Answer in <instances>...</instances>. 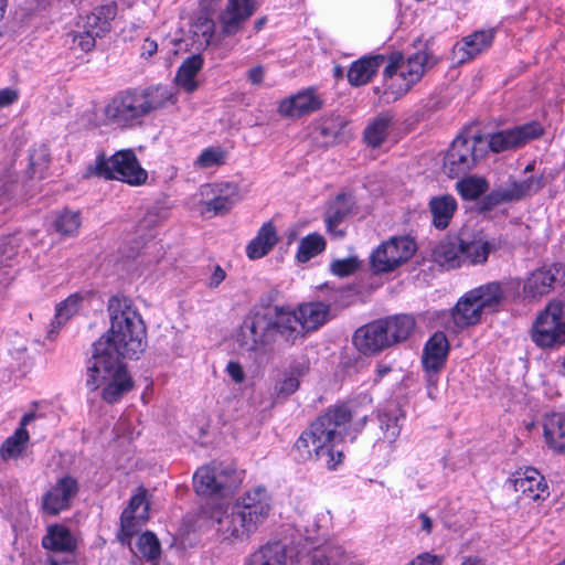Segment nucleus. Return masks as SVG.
Segmentation results:
<instances>
[{"mask_svg":"<svg viewBox=\"0 0 565 565\" xmlns=\"http://www.w3.org/2000/svg\"><path fill=\"white\" fill-rule=\"evenodd\" d=\"M382 319L360 327L353 335L356 349L364 355L376 354L391 347Z\"/></svg>","mask_w":565,"mask_h":565,"instance_id":"obj_17","label":"nucleus"},{"mask_svg":"<svg viewBox=\"0 0 565 565\" xmlns=\"http://www.w3.org/2000/svg\"><path fill=\"white\" fill-rule=\"evenodd\" d=\"M542 134L543 128L540 122L532 121L491 135L489 139V147L493 152H502L520 147L532 139L540 137Z\"/></svg>","mask_w":565,"mask_h":565,"instance_id":"obj_16","label":"nucleus"},{"mask_svg":"<svg viewBox=\"0 0 565 565\" xmlns=\"http://www.w3.org/2000/svg\"><path fill=\"white\" fill-rule=\"evenodd\" d=\"M417 244L411 236H393L382 242L370 256L375 274H388L406 264L416 253Z\"/></svg>","mask_w":565,"mask_h":565,"instance_id":"obj_9","label":"nucleus"},{"mask_svg":"<svg viewBox=\"0 0 565 565\" xmlns=\"http://www.w3.org/2000/svg\"><path fill=\"white\" fill-rule=\"evenodd\" d=\"M564 303L551 300L535 319L532 330V341L542 349H555L565 344V320H563Z\"/></svg>","mask_w":565,"mask_h":565,"instance_id":"obj_8","label":"nucleus"},{"mask_svg":"<svg viewBox=\"0 0 565 565\" xmlns=\"http://www.w3.org/2000/svg\"><path fill=\"white\" fill-rule=\"evenodd\" d=\"M420 522H422V529L426 534H430L433 530V521L426 514L423 513L419 515Z\"/></svg>","mask_w":565,"mask_h":565,"instance_id":"obj_64","label":"nucleus"},{"mask_svg":"<svg viewBox=\"0 0 565 565\" xmlns=\"http://www.w3.org/2000/svg\"><path fill=\"white\" fill-rule=\"evenodd\" d=\"M225 278V270L220 265H215L213 267L212 275L209 278L207 286L210 288H216L224 281Z\"/></svg>","mask_w":565,"mask_h":565,"instance_id":"obj_57","label":"nucleus"},{"mask_svg":"<svg viewBox=\"0 0 565 565\" xmlns=\"http://www.w3.org/2000/svg\"><path fill=\"white\" fill-rule=\"evenodd\" d=\"M358 268L355 258L337 259L331 264V270L334 275L345 277L354 273Z\"/></svg>","mask_w":565,"mask_h":565,"instance_id":"obj_51","label":"nucleus"},{"mask_svg":"<svg viewBox=\"0 0 565 565\" xmlns=\"http://www.w3.org/2000/svg\"><path fill=\"white\" fill-rule=\"evenodd\" d=\"M86 385L96 391L104 385L102 398L108 404L117 403L134 388V380L126 365L114 354H94L87 366Z\"/></svg>","mask_w":565,"mask_h":565,"instance_id":"obj_4","label":"nucleus"},{"mask_svg":"<svg viewBox=\"0 0 565 565\" xmlns=\"http://www.w3.org/2000/svg\"><path fill=\"white\" fill-rule=\"evenodd\" d=\"M399 416L397 413H382L379 415L380 429L383 434V440H376V444L392 445L401 433Z\"/></svg>","mask_w":565,"mask_h":565,"instance_id":"obj_46","label":"nucleus"},{"mask_svg":"<svg viewBox=\"0 0 565 565\" xmlns=\"http://www.w3.org/2000/svg\"><path fill=\"white\" fill-rule=\"evenodd\" d=\"M482 312L483 311L477 300L472 299L468 291L456 303L452 311V318L458 327L465 328L477 324L481 319Z\"/></svg>","mask_w":565,"mask_h":565,"instance_id":"obj_36","label":"nucleus"},{"mask_svg":"<svg viewBox=\"0 0 565 565\" xmlns=\"http://www.w3.org/2000/svg\"><path fill=\"white\" fill-rule=\"evenodd\" d=\"M481 136H458L448 148L443 163L444 172L451 179L467 174L478 162L477 145Z\"/></svg>","mask_w":565,"mask_h":565,"instance_id":"obj_12","label":"nucleus"},{"mask_svg":"<svg viewBox=\"0 0 565 565\" xmlns=\"http://www.w3.org/2000/svg\"><path fill=\"white\" fill-rule=\"evenodd\" d=\"M503 295L502 286L497 281L488 282L469 291V296L477 300L483 312L494 311L501 303Z\"/></svg>","mask_w":565,"mask_h":565,"instance_id":"obj_37","label":"nucleus"},{"mask_svg":"<svg viewBox=\"0 0 565 565\" xmlns=\"http://www.w3.org/2000/svg\"><path fill=\"white\" fill-rule=\"evenodd\" d=\"M252 497H244L243 502L235 507V511L227 513L216 510L213 518L217 522L216 532L222 541L237 542L246 540L267 514V507L258 503H249Z\"/></svg>","mask_w":565,"mask_h":565,"instance_id":"obj_7","label":"nucleus"},{"mask_svg":"<svg viewBox=\"0 0 565 565\" xmlns=\"http://www.w3.org/2000/svg\"><path fill=\"white\" fill-rule=\"evenodd\" d=\"M222 163H224V152L213 148L205 149L196 159L200 168H211Z\"/></svg>","mask_w":565,"mask_h":565,"instance_id":"obj_49","label":"nucleus"},{"mask_svg":"<svg viewBox=\"0 0 565 565\" xmlns=\"http://www.w3.org/2000/svg\"><path fill=\"white\" fill-rule=\"evenodd\" d=\"M81 225L82 218L79 212L67 209L58 212L53 223L54 230L62 236H73L77 234Z\"/></svg>","mask_w":565,"mask_h":565,"instance_id":"obj_44","label":"nucleus"},{"mask_svg":"<svg viewBox=\"0 0 565 565\" xmlns=\"http://www.w3.org/2000/svg\"><path fill=\"white\" fill-rule=\"evenodd\" d=\"M508 483L510 484L509 490L523 494L533 492L539 494L548 488L544 476L533 467L516 470L508 479Z\"/></svg>","mask_w":565,"mask_h":565,"instance_id":"obj_24","label":"nucleus"},{"mask_svg":"<svg viewBox=\"0 0 565 565\" xmlns=\"http://www.w3.org/2000/svg\"><path fill=\"white\" fill-rule=\"evenodd\" d=\"M544 438L550 448L565 452V416L561 413L548 415L543 425Z\"/></svg>","mask_w":565,"mask_h":565,"instance_id":"obj_34","label":"nucleus"},{"mask_svg":"<svg viewBox=\"0 0 565 565\" xmlns=\"http://www.w3.org/2000/svg\"><path fill=\"white\" fill-rule=\"evenodd\" d=\"M462 238L448 236L441 239L433 249V259L446 269H455L462 266Z\"/></svg>","mask_w":565,"mask_h":565,"instance_id":"obj_25","label":"nucleus"},{"mask_svg":"<svg viewBox=\"0 0 565 565\" xmlns=\"http://www.w3.org/2000/svg\"><path fill=\"white\" fill-rule=\"evenodd\" d=\"M54 490L55 494H75L78 491L77 481L70 476H65L56 482Z\"/></svg>","mask_w":565,"mask_h":565,"instance_id":"obj_52","label":"nucleus"},{"mask_svg":"<svg viewBox=\"0 0 565 565\" xmlns=\"http://www.w3.org/2000/svg\"><path fill=\"white\" fill-rule=\"evenodd\" d=\"M228 375L235 383H241L245 379V373L242 365L237 362H230L226 366Z\"/></svg>","mask_w":565,"mask_h":565,"instance_id":"obj_59","label":"nucleus"},{"mask_svg":"<svg viewBox=\"0 0 565 565\" xmlns=\"http://www.w3.org/2000/svg\"><path fill=\"white\" fill-rule=\"evenodd\" d=\"M450 343L441 331L435 332L425 343L422 365L429 379L437 375L446 365Z\"/></svg>","mask_w":565,"mask_h":565,"instance_id":"obj_18","label":"nucleus"},{"mask_svg":"<svg viewBox=\"0 0 565 565\" xmlns=\"http://www.w3.org/2000/svg\"><path fill=\"white\" fill-rule=\"evenodd\" d=\"M116 14L117 7L115 3L99 6L86 15L84 29L95 35L103 36L110 31L111 21Z\"/></svg>","mask_w":565,"mask_h":565,"instance_id":"obj_31","label":"nucleus"},{"mask_svg":"<svg viewBox=\"0 0 565 565\" xmlns=\"http://www.w3.org/2000/svg\"><path fill=\"white\" fill-rule=\"evenodd\" d=\"M96 38L99 36L93 34L88 30H85L83 33L74 35L73 41L81 47L82 51L89 52L95 47Z\"/></svg>","mask_w":565,"mask_h":565,"instance_id":"obj_53","label":"nucleus"},{"mask_svg":"<svg viewBox=\"0 0 565 565\" xmlns=\"http://www.w3.org/2000/svg\"><path fill=\"white\" fill-rule=\"evenodd\" d=\"M300 322L296 311L277 309L275 318L271 317L275 340L279 335L286 344L294 345L297 340L302 339L307 333L305 328L300 326Z\"/></svg>","mask_w":565,"mask_h":565,"instance_id":"obj_21","label":"nucleus"},{"mask_svg":"<svg viewBox=\"0 0 565 565\" xmlns=\"http://www.w3.org/2000/svg\"><path fill=\"white\" fill-rule=\"evenodd\" d=\"M392 124V116L381 114L375 117L364 129L363 139L369 147L377 148L386 139Z\"/></svg>","mask_w":565,"mask_h":565,"instance_id":"obj_40","label":"nucleus"},{"mask_svg":"<svg viewBox=\"0 0 565 565\" xmlns=\"http://www.w3.org/2000/svg\"><path fill=\"white\" fill-rule=\"evenodd\" d=\"M347 128L348 121L343 117L331 115L321 120L317 131L324 139L326 145H333L350 138L351 135Z\"/></svg>","mask_w":565,"mask_h":565,"instance_id":"obj_35","label":"nucleus"},{"mask_svg":"<svg viewBox=\"0 0 565 565\" xmlns=\"http://www.w3.org/2000/svg\"><path fill=\"white\" fill-rule=\"evenodd\" d=\"M203 67V57L200 54H193L186 57L180 65L175 82L185 92L192 93L198 88L195 77Z\"/></svg>","mask_w":565,"mask_h":565,"instance_id":"obj_38","label":"nucleus"},{"mask_svg":"<svg viewBox=\"0 0 565 565\" xmlns=\"http://www.w3.org/2000/svg\"><path fill=\"white\" fill-rule=\"evenodd\" d=\"M385 60L382 54L360 57L350 65L347 72L348 82L354 87L369 84Z\"/></svg>","mask_w":565,"mask_h":565,"instance_id":"obj_22","label":"nucleus"},{"mask_svg":"<svg viewBox=\"0 0 565 565\" xmlns=\"http://www.w3.org/2000/svg\"><path fill=\"white\" fill-rule=\"evenodd\" d=\"M326 239L319 233H311L301 238L296 258L300 263H307L326 249Z\"/></svg>","mask_w":565,"mask_h":565,"instance_id":"obj_42","label":"nucleus"},{"mask_svg":"<svg viewBox=\"0 0 565 565\" xmlns=\"http://www.w3.org/2000/svg\"><path fill=\"white\" fill-rule=\"evenodd\" d=\"M50 161V152L45 146H40L30 154L31 166H45Z\"/></svg>","mask_w":565,"mask_h":565,"instance_id":"obj_55","label":"nucleus"},{"mask_svg":"<svg viewBox=\"0 0 565 565\" xmlns=\"http://www.w3.org/2000/svg\"><path fill=\"white\" fill-rule=\"evenodd\" d=\"M557 274L558 268L556 265L534 270L524 282V295L529 298L536 299L550 294L556 281Z\"/></svg>","mask_w":565,"mask_h":565,"instance_id":"obj_23","label":"nucleus"},{"mask_svg":"<svg viewBox=\"0 0 565 565\" xmlns=\"http://www.w3.org/2000/svg\"><path fill=\"white\" fill-rule=\"evenodd\" d=\"M459 565H488L486 558L479 555H466Z\"/></svg>","mask_w":565,"mask_h":565,"instance_id":"obj_63","label":"nucleus"},{"mask_svg":"<svg viewBox=\"0 0 565 565\" xmlns=\"http://www.w3.org/2000/svg\"><path fill=\"white\" fill-rule=\"evenodd\" d=\"M42 545L50 551L73 553L77 547V541L67 527L51 525L42 539Z\"/></svg>","mask_w":565,"mask_h":565,"instance_id":"obj_30","label":"nucleus"},{"mask_svg":"<svg viewBox=\"0 0 565 565\" xmlns=\"http://www.w3.org/2000/svg\"><path fill=\"white\" fill-rule=\"evenodd\" d=\"M150 501L148 497H131L128 507L122 511L120 530L117 539L124 545H131V537L148 522Z\"/></svg>","mask_w":565,"mask_h":565,"instance_id":"obj_13","label":"nucleus"},{"mask_svg":"<svg viewBox=\"0 0 565 565\" xmlns=\"http://www.w3.org/2000/svg\"><path fill=\"white\" fill-rule=\"evenodd\" d=\"M84 300V297L78 294H72L70 295L65 300L61 301L56 306V312L53 323H57V326L64 324L66 321H68L74 315L77 313L79 310L82 302Z\"/></svg>","mask_w":565,"mask_h":565,"instance_id":"obj_47","label":"nucleus"},{"mask_svg":"<svg viewBox=\"0 0 565 565\" xmlns=\"http://www.w3.org/2000/svg\"><path fill=\"white\" fill-rule=\"evenodd\" d=\"M243 476L233 468L216 470L211 466H202L193 476L195 494H230L239 489Z\"/></svg>","mask_w":565,"mask_h":565,"instance_id":"obj_11","label":"nucleus"},{"mask_svg":"<svg viewBox=\"0 0 565 565\" xmlns=\"http://www.w3.org/2000/svg\"><path fill=\"white\" fill-rule=\"evenodd\" d=\"M322 106L323 102L317 90L310 87L282 99L278 105V113L282 117L299 118L320 110Z\"/></svg>","mask_w":565,"mask_h":565,"instance_id":"obj_19","label":"nucleus"},{"mask_svg":"<svg viewBox=\"0 0 565 565\" xmlns=\"http://www.w3.org/2000/svg\"><path fill=\"white\" fill-rule=\"evenodd\" d=\"M110 329L94 343V354L138 359L147 347L146 324L131 299L116 295L108 299Z\"/></svg>","mask_w":565,"mask_h":565,"instance_id":"obj_2","label":"nucleus"},{"mask_svg":"<svg viewBox=\"0 0 565 565\" xmlns=\"http://www.w3.org/2000/svg\"><path fill=\"white\" fill-rule=\"evenodd\" d=\"M265 70L262 65L250 68L247 73V78L253 85H260L264 81Z\"/></svg>","mask_w":565,"mask_h":565,"instance_id":"obj_60","label":"nucleus"},{"mask_svg":"<svg viewBox=\"0 0 565 565\" xmlns=\"http://www.w3.org/2000/svg\"><path fill=\"white\" fill-rule=\"evenodd\" d=\"M358 417L355 429L364 426L367 415L347 404L329 407L306 428L294 445L297 458L301 461L323 460L328 469H335L343 461L342 451H334L335 443L343 439L347 425Z\"/></svg>","mask_w":565,"mask_h":565,"instance_id":"obj_1","label":"nucleus"},{"mask_svg":"<svg viewBox=\"0 0 565 565\" xmlns=\"http://www.w3.org/2000/svg\"><path fill=\"white\" fill-rule=\"evenodd\" d=\"M131 551L142 558L153 562L160 557L161 545L153 532L146 531L138 536L136 541V548H131Z\"/></svg>","mask_w":565,"mask_h":565,"instance_id":"obj_41","label":"nucleus"},{"mask_svg":"<svg viewBox=\"0 0 565 565\" xmlns=\"http://www.w3.org/2000/svg\"><path fill=\"white\" fill-rule=\"evenodd\" d=\"M68 505V497H44L42 502L43 511L50 515L66 510Z\"/></svg>","mask_w":565,"mask_h":565,"instance_id":"obj_50","label":"nucleus"},{"mask_svg":"<svg viewBox=\"0 0 565 565\" xmlns=\"http://www.w3.org/2000/svg\"><path fill=\"white\" fill-rule=\"evenodd\" d=\"M94 177L107 181L117 180L131 186L143 185L148 181V172L141 167L132 149L118 150L110 157L99 152L83 173L85 179Z\"/></svg>","mask_w":565,"mask_h":565,"instance_id":"obj_6","label":"nucleus"},{"mask_svg":"<svg viewBox=\"0 0 565 565\" xmlns=\"http://www.w3.org/2000/svg\"><path fill=\"white\" fill-rule=\"evenodd\" d=\"M158 50V44L154 40L146 39L141 45V56L150 57Z\"/></svg>","mask_w":565,"mask_h":565,"instance_id":"obj_62","label":"nucleus"},{"mask_svg":"<svg viewBox=\"0 0 565 565\" xmlns=\"http://www.w3.org/2000/svg\"><path fill=\"white\" fill-rule=\"evenodd\" d=\"M226 193L220 190V194L204 202L203 213L209 216L222 215L227 213L234 204V194L236 189L230 184H225Z\"/></svg>","mask_w":565,"mask_h":565,"instance_id":"obj_43","label":"nucleus"},{"mask_svg":"<svg viewBox=\"0 0 565 565\" xmlns=\"http://www.w3.org/2000/svg\"><path fill=\"white\" fill-rule=\"evenodd\" d=\"M13 182L4 181L0 184V205L11 200Z\"/></svg>","mask_w":565,"mask_h":565,"instance_id":"obj_61","label":"nucleus"},{"mask_svg":"<svg viewBox=\"0 0 565 565\" xmlns=\"http://www.w3.org/2000/svg\"><path fill=\"white\" fill-rule=\"evenodd\" d=\"M352 205V200L345 194H339L329 205L324 221L327 230L330 234L340 237L344 235V232L338 230V226L347 216L351 214Z\"/></svg>","mask_w":565,"mask_h":565,"instance_id":"obj_32","label":"nucleus"},{"mask_svg":"<svg viewBox=\"0 0 565 565\" xmlns=\"http://www.w3.org/2000/svg\"><path fill=\"white\" fill-rule=\"evenodd\" d=\"M278 243V234L273 222H266L258 230L257 235L247 244L246 255L249 259H259L266 256Z\"/></svg>","mask_w":565,"mask_h":565,"instance_id":"obj_26","label":"nucleus"},{"mask_svg":"<svg viewBox=\"0 0 565 565\" xmlns=\"http://www.w3.org/2000/svg\"><path fill=\"white\" fill-rule=\"evenodd\" d=\"M285 558L280 546H267L255 552L246 565H285Z\"/></svg>","mask_w":565,"mask_h":565,"instance_id":"obj_48","label":"nucleus"},{"mask_svg":"<svg viewBox=\"0 0 565 565\" xmlns=\"http://www.w3.org/2000/svg\"><path fill=\"white\" fill-rule=\"evenodd\" d=\"M492 249L493 246L488 241H482L480 238L467 241L462 238V265L484 264L488 260L489 254Z\"/></svg>","mask_w":565,"mask_h":565,"instance_id":"obj_39","label":"nucleus"},{"mask_svg":"<svg viewBox=\"0 0 565 565\" xmlns=\"http://www.w3.org/2000/svg\"><path fill=\"white\" fill-rule=\"evenodd\" d=\"M489 188L486 179L480 177H467L456 183V189L465 200H477Z\"/></svg>","mask_w":565,"mask_h":565,"instance_id":"obj_45","label":"nucleus"},{"mask_svg":"<svg viewBox=\"0 0 565 565\" xmlns=\"http://www.w3.org/2000/svg\"><path fill=\"white\" fill-rule=\"evenodd\" d=\"M238 347L247 352H264L275 343L271 317L259 311L249 313L236 333Z\"/></svg>","mask_w":565,"mask_h":565,"instance_id":"obj_10","label":"nucleus"},{"mask_svg":"<svg viewBox=\"0 0 565 565\" xmlns=\"http://www.w3.org/2000/svg\"><path fill=\"white\" fill-rule=\"evenodd\" d=\"M494 39V30H479L465 36L461 42L454 46L452 53L457 63L462 64L473 60L483 51L489 49Z\"/></svg>","mask_w":565,"mask_h":565,"instance_id":"obj_20","label":"nucleus"},{"mask_svg":"<svg viewBox=\"0 0 565 565\" xmlns=\"http://www.w3.org/2000/svg\"><path fill=\"white\" fill-rule=\"evenodd\" d=\"M431 214V224L437 230H446L457 211V201L450 194L433 196L428 203Z\"/></svg>","mask_w":565,"mask_h":565,"instance_id":"obj_27","label":"nucleus"},{"mask_svg":"<svg viewBox=\"0 0 565 565\" xmlns=\"http://www.w3.org/2000/svg\"><path fill=\"white\" fill-rule=\"evenodd\" d=\"M200 26L203 28L202 36L206 44H210L214 38L215 24L214 21L207 18L199 19Z\"/></svg>","mask_w":565,"mask_h":565,"instance_id":"obj_56","label":"nucleus"},{"mask_svg":"<svg viewBox=\"0 0 565 565\" xmlns=\"http://www.w3.org/2000/svg\"><path fill=\"white\" fill-rule=\"evenodd\" d=\"M255 11L254 0H227L224 10L218 14L221 34L233 36L241 32Z\"/></svg>","mask_w":565,"mask_h":565,"instance_id":"obj_15","label":"nucleus"},{"mask_svg":"<svg viewBox=\"0 0 565 565\" xmlns=\"http://www.w3.org/2000/svg\"><path fill=\"white\" fill-rule=\"evenodd\" d=\"M300 319V326L306 332L315 331L327 322L330 313L328 303L317 301L300 305L296 310Z\"/></svg>","mask_w":565,"mask_h":565,"instance_id":"obj_29","label":"nucleus"},{"mask_svg":"<svg viewBox=\"0 0 565 565\" xmlns=\"http://www.w3.org/2000/svg\"><path fill=\"white\" fill-rule=\"evenodd\" d=\"M382 321L391 345L407 340L416 324L414 317L409 315H395Z\"/></svg>","mask_w":565,"mask_h":565,"instance_id":"obj_33","label":"nucleus"},{"mask_svg":"<svg viewBox=\"0 0 565 565\" xmlns=\"http://www.w3.org/2000/svg\"><path fill=\"white\" fill-rule=\"evenodd\" d=\"M436 63L437 58L427 50L418 51L406 60L401 54L392 55L383 71L384 95L393 100L404 96Z\"/></svg>","mask_w":565,"mask_h":565,"instance_id":"obj_5","label":"nucleus"},{"mask_svg":"<svg viewBox=\"0 0 565 565\" xmlns=\"http://www.w3.org/2000/svg\"><path fill=\"white\" fill-rule=\"evenodd\" d=\"M542 188V181L539 178L530 177L521 181H513L505 188H499L484 195L481 201L482 210L513 201H520L523 198L536 193Z\"/></svg>","mask_w":565,"mask_h":565,"instance_id":"obj_14","label":"nucleus"},{"mask_svg":"<svg viewBox=\"0 0 565 565\" xmlns=\"http://www.w3.org/2000/svg\"><path fill=\"white\" fill-rule=\"evenodd\" d=\"M299 387V380L295 376L286 377L277 387L279 395L289 396L294 394Z\"/></svg>","mask_w":565,"mask_h":565,"instance_id":"obj_54","label":"nucleus"},{"mask_svg":"<svg viewBox=\"0 0 565 565\" xmlns=\"http://www.w3.org/2000/svg\"><path fill=\"white\" fill-rule=\"evenodd\" d=\"M35 419V413L29 412L24 414L20 420V426L13 435L9 436L1 446V456L3 458H15L24 450L29 441V433L26 426Z\"/></svg>","mask_w":565,"mask_h":565,"instance_id":"obj_28","label":"nucleus"},{"mask_svg":"<svg viewBox=\"0 0 565 565\" xmlns=\"http://www.w3.org/2000/svg\"><path fill=\"white\" fill-rule=\"evenodd\" d=\"M19 98V94L13 88L0 89V107H7L15 103Z\"/></svg>","mask_w":565,"mask_h":565,"instance_id":"obj_58","label":"nucleus"},{"mask_svg":"<svg viewBox=\"0 0 565 565\" xmlns=\"http://www.w3.org/2000/svg\"><path fill=\"white\" fill-rule=\"evenodd\" d=\"M174 103V95L167 86L126 89L107 103L104 115L108 121L128 127L142 117Z\"/></svg>","mask_w":565,"mask_h":565,"instance_id":"obj_3","label":"nucleus"}]
</instances>
